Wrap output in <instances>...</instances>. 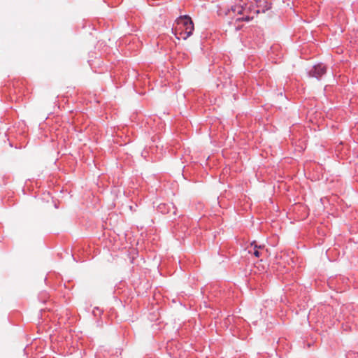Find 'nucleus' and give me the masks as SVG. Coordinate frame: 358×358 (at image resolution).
<instances>
[{"mask_svg":"<svg viewBox=\"0 0 358 358\" xmlns=\"http://www.w3.org/2000/svg\"><path fill=\"white\" fill-rule=\"evenodd\" d=\"M257 3V13H264L266 10H268L270 9V6H268L265 0H256Z\"/></svg>","mask_w":358,"mask_h":358,"instance_id":"obj_3","label":"nucleus"},{"mask_svg":"<svg viewBox=\"0 0 358 358\" xmlns=\"http://www.w3.org/2000/svg\"><path fill=\"white\" fill-rule=\"evenodd\" d=\"M241 12H242V8H238L237 13H241Z\"/></svg>","mask_w":358,"mask_h":358,"instance_id":"obj_5","label":"nucleus"},{"mask_svg":"<svg viewBox=\"0 0 358 358\" xmlns=\"http://www.w3.org/2000/svg\"><path fill=\"white\" fill-rule=\"evenodd\" d=\"M326 72V68L322 64L314 66L313 69L309 72L311 77L319 78Z\"/></svg>","mask_w":358,"mask_h":358,"instance_id":"obj_2","label":"nucleus"},{"mask_svg":"<svg viewBox=\"0 0 358 358\" xmlns=\"http://www.w3.org/2000/svg\"><path fill=\"white\" fill-rule=\"evenodd\" d=\"M251 246H254L253 251L250 250L249 253H252L256 257H259L260 256L259 249L262 248V246H257L255 241L251 243Z\"/></svg>","mask_w":358,"mask_h":358,"instance_id":"obj_4","label":"nucleus"},{"mask_svg":"<svg viewBox=\"0 0 358 358\" xmlns=\"http://www.w3.org/2000/svg\"><path fill=\"white\" fill-rule=\"evenodd\" d=\"M245 20L248 21V20H249V18H248V17H246V18L245 19Z\"/></svg>","mask_w":358,"mask_h":358,"instance_id":"obj_6","label":"nucleus"},{"mask_svg":"<svg viewBox=\"0 0 358 358\" xmlns=\"http://www.w3.org/2000/svg\"><path fill=\"white\" fill-rule=\"evenodd\" d=\"M177 22L180 25V27L176 34V35H179L178 38L186 40L192 34L194 29V23L191 17L188 15L180 16L177 20Z\"/></svg>","mask_w":358,"mask_h":358,"instance_id":"obj_1","label":"nucleus"}]
</instances>
